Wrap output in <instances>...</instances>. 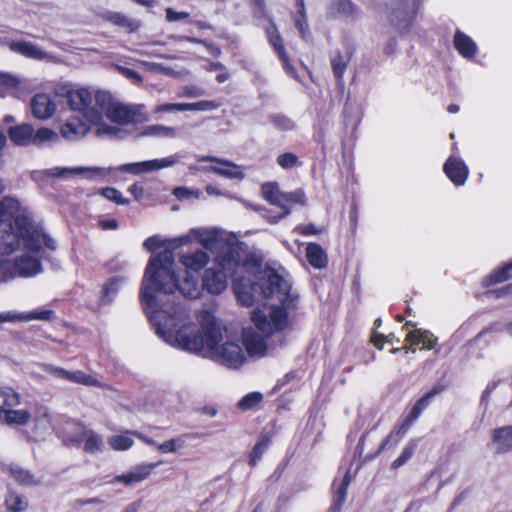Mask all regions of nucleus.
Instances as JSON below:
<instances>
[{"label": "nucleus", "mask_w": 512, "mask_h": 512, "mask_svg": "<svg viewBox=\"0 0 512 512\" xmlns=\"http://www.w3.org/2000/svg\"><path fill=\"white\" fill-rule=\"evenodd\" d=\"M32 115L38 120H48L56 112L57 105L48 93H37L30 101Z\"/></svg>", "instance_id": "16"}, {"label": "nucleus", "mask_w": 512, "mask_h": 512, "mask_svg": "<svg viewBox=\"0 0 512 512\" xmlns=\"http://www.w3.org/2000/svg\"><path fill=\"white\" fill-rule=\"evenodd\" d=\"M98 224L103 230H115L118 228V221L116 219L101 220Z\"/></svg>", "instance_id": "64"}, {"label": "nucleus", "mask_w": 512, "mask_h": 512, "mask_svg": "<svg viewBox=\"0 0 512 512\" xmlns=\"http://www.w3.org/2000/svg\"><path fill=\"white\" fill-rule=\"evenodd\" d=\"M261 192L267 202L282 210V213L275 218V221L289 215L294 204H306V195L303 190L298 189L293 192H282L276 182L263 184Z\"/></svg>", "instance_id": "9"}, {"label": "nucleus", "mask_w": 512, "mask_h": 512, "mask_svg": "<svg viewBox=\"0 0 512 512\" xmlns=\"http://www.w3.org/2000/svg\"><path fill=\"white\" fill-rule=\"evenodd\" d=\"M53 312L51 310H36L31 311L26 315H20L18 321H29V320H49Z\"/></svg>", "instance_id": "49"}, {"label": "nucleus", "mask_w": 512, "mask_h": 512, "mask_svg": "<svg viewBox=\"0 0 512 512\" xmlns=\"http://www.w3.org/2000/svg\"><path fill=\"white\" fill-rule=\"evenodd\" d=\"M277 163L283 169H290L297 165L298 157L294 153H284L277 157Z\"/></svg>", "instance_id": "51"}, {"label": "nucleus", "mask_w": 512, "mask_h": 512, "mask_svg": "<svg viewBox=\"0 0 512 512\" xmlns=\"http://www.w3.org/2000/svg\"><path fill=\"white\" fill-rule=\"evenodd\" d=\"M142 247L144 252L154 256L171 255L181 247H184L183 235L169 238L160 234H155L148 237L143 242Z\"/></svg>", "instance_id": "11"}, {"label": "nucleus", "mask_w": 512, "mask_h": 512, "mask_svg": "<svg viewBox=\"0 0 512 512\" xmlns=\"http://www.w3.org/2000/svg\"><path fill=\"white\" fill-rule=\"evenodd\" d=\"M263 399L259 392H251L245 395L238 403V407L242 410H249L258 405Z\"/></svg>", "instance_id": "44"}, {"label": "nucleus", "mask_w": 512, "mask_h": 512, "mask_svg": "<svg viewBox=\"0 0 512 512\" xmlns=\"http://www.w3.org/2000/svg\"><path fill=\"white\" fill-rule=\"evenodd\" d=\"M295 26L298 29L299 33L305 37L308 32V24L306 21V17L304 15V6L301 3V11L300 14L295 18Z\"/></svg>", "instance_id": "56"}, {"label": "nucleus", "mask_w": 512, "mask_h": 512, "mask_svg": "<svg viewBox=\"0 0 512 512\" xmlns=\"http://www.w3.org/2000/svg\"><path fill=\"white\" fill-rule=\"evenodd\" d=\"M337 6L340 14L349 15L355 12V7L350 0H339Z\"/></svg>", "instance_id": "60"}, {"label": "nucleus", "mask_w": 512, "mask_h": 512, "mask_svg": "<svg viewBox=\"0 0 512 512\" xmlns=\"http://www.w3.org/2000/svg\"><path fill=\"white\" fill-rule=\"evenodd\" d=\"M108 443L114 450L123 451L133 445V440L127 435H115L109 438Z\"/></svg>", "instance_id": "42"}, {"label": "nucleus", "mask_w": 512, "mask_h": 512, "mask_svg": "<svg viewBox=\"0 0 512 512\" xmlns=\"http://www.w3.org/2000/svg\"><path fill=\"white\" fill-rule=\"evenodd\" d=\"M220 106L215 101L203 100L195 103H186V111H212Z\"/></svg>", "instance_id": "46"}, {"label": "nucleus", "mask_w": 512, "mask_h": 512, "mask_svg": "<svg viewBox=\"0 0 512 512\" xmlns=\"http://www.w3.org/2000/svg\"><path fill=\"white\" fill-rule=\"evenodd\" d=\"M33 252H55L58 243L41 225H33L20 203L5 197L0 204V256L15 252L20 244Z\"/></svg>", "instance_id": "4"}, {"label": "nucleus", "mask_w": 512, "mask_h": 512, "mask_svg": "<svg viewBox=\"0 0 512 512\" xmlns=\"http://www.w3.org/2000/svg\"><path fill=\"white\" fill-rule=\"evenodd\" d=\"M8 135L16 146L26 147L32 145L34 128L31 124L22 123L11 126L8 129Z\"/></svg>", "instance_id": "23"}, {"label": "nucleus", "mask_w": 512, "mask_h": 512, "mask_svg": "<svg viewBox=\"0 0 512 512\" xmlns=\"http://www.w3.org/2000/svg\"><path fill=\"white\" fill-rule=\"evenodd\" d=\"M453 44L456 51L465 59H472L478 50L474 40L460 30L455 32Z\"/></svg>", "instance_id": "25"}, {"label": "nucleus", "mask_w": 512, "mask_h": 512, "mask_svg": "<svg viewBox=\"0 0 512 512\" xmlns=\"http://www.w3.org/2000/svg\"><path fill=\"white\" fill-rule=\"evenodd\" d=\"M183 446L180 439H170L162 444L157 445V449L163 453H173Z\"/></svg>", "instance_id": "54"}, {"label": "nucleus", "mask_w": 512, "mask_h": 512, "mask_svg": "<svg viewBox=\"0 0 512 512\" xmlns=\"http://www.w3.org/2000/svg\"><path fill=\"white\" fill-rule=\"evenodd\" d=\"M172 111H186V103H165L157 105L153 112L163 113V112H172Z\"/></svg>", "instance_id": "53"}, {"label": "nucleus", "mask_w": 512, "mask_h": 512, "mask_svg": "<svg viewBox=\"0 0 512 512\" xmlns=\"http://www.w3.org/2000/svg\"><path fill=\"white\" fill-rule=\"evenodd\" d=\"M371 341L375 347L382 349L384 342L394 344V342L399 343V339H396L393 334H389L387 336L383 334H379L374 332L371 337Z\"/></svg>", "instance_id": "52"}, {"label": "nucleus", "mask_w": 512, "mask_h": 512, "mask_svg": "<svg viewBox=\"0 0 512 512\" xmlns=\"http://www.w3.org/2000/svg\"><path fill=\"white\" fill-rule=\"evenodd\" d=\"M1 282L17 276L31 277L42 271L39 258H2L0 261Z\"/></svg>", "instance_id": "10"}, {"label": "nucleus", "mask_w": 512, "mask_h": 512, "mask_svg": "<svg viewBox=\"0 0 512 512\" xmlns=\"http://www.w3.org/2000/svg\"><path fill=\"white\" fill-rule=\"evenodd\" d=\"M110 170H112V168L106 170L101 167H53L41 171H35L33 172L32 177L35 181L45 180L48 178H60L67 180L73 176L83 173L105 176Z\"/></svg>", "instance_id": "12"}, {"label": "nucleus", "mask_w": 512, "mask_h": 512, "mask_svg": "<svg viewBox=\"0 0 512 512\" xmlns=\"http://www.w3.org/2000/svg\"><path fill=\"white\" fill-rule=\"evenodd\" d=\"M436 338L429 331L415 329L407 334V341L411 345H422L423 348L432 349L436 344Z\"/></svg>", "instance_id": "31"}, {"label": "nucleus", "mask_w": 512, "mask_h": 512, "mask_svg": "<svg viewBox=\"0 0 512 512\" xmlns=\"http://www.w3.org/2000/svg\"><path fill=\"white\" fill-rule=\"evenodd\" d=\"M200 191L189 189L187 187H177L173 190V195L176 196L179 200H188V199H199Z\"/></svg>", "instance_id": "48"}, {"label": "nucleus", "mask_w": 512, "mask_h": 512, "mask_svg": "<svg viewBox=\"0 0 512 512\" xmlns=\"http://www.w3.org/2000/svg\"><path fill=\"white\" fill-rule=\"evenodd\" d=\"M90 129L86 122L78 118H69L61 126L60 133L66 140L75 141L85 137Z\"/></svg>", "instance_id": "22"}, {"label": "nucleus", "mask_w": 512, "mask_h": 512, "mask_svg": "<svg viewBox=\"0 0 512 512\" xmlns=\"http://www.w3.org/2000/svg\"><path fill=\"white\" fill-rule=\"evenodd\" d=\"M129 192L133 195L135 200H140L144 193V188L139 183H134L129 187Z\"/></svg>", "instance_id": "63"}, {"label": "nucleus", "mask_w": 512, "mask_h": 512, "mask_svg": "<svg viewBox=\"0 0 512 512\" xmlns=\"http://www.w3.org/2000/svg\"><path fill=\"white\" fill-rule=\"evenodd\" d=\"M414 421L416 420L411 418V416L407 415L403 423L384 439L375 455L379 454L381 451L386 449L390 442H393V444H397L400 438L407 432V430L410 428Z\"/></svg>", "instance_id": "33"}, {"label": "nucleus", "mask_w": 512, "mask_h": 512, "mask_svg": "<svg viewBox=\"0 0 512 512\" xmlns=\"http://www.w3.org/2000/svg\"><path fill=\"white\" fill-rule=\"evenodd\" d=\"M233 279V289L239 303L251 306L255 301L269 300L274 294L285 304L291 305L289 294L290 275L282 266L266 265L262 258H214L205 269L202 286L211 294L222 293Z\"/></svg>", "instance_id": "2"}, {"label": "nucleus", "mask_w": 512, "mask_h": 512, "mask_svg": "<svg viewBox=\"0 0 512 512\" xmlns=\"http://www.w3.org/2000/svg\"><path fill=\"white\" fill-rule=\"evenodd\" d=\"M5 504L9 512H22L28 507L27 499L15 492L8 493Z\"/></svg>", "instance_id": "39"}, {"label": "nucleus", "mask_w": 512, "mask_h": 512, "mask_svg": "<svg viewBox=\"0 0 512 512\" xmlns=\"http://www.w3.org/2000/svg\"><path fill=\"white\" fill-rule=\"evenodd\" d=\"M58 138L59 136L54 130L47 127H41L37 131L34 130L32 145L41 147L46 144L56 142Z\"/></svg>", "instance_id": "37"}, {"label": "nucleus", "mask_w": 512, "mask_h": 512, "mask_svg": "<svg viewBox=\"0 0 512 512\" xmlns=\"http://www.w3.org/2000/svg\"><path fill=\"white\" fill-rule=\"evenodd\" d=\"M96 99L98 107H100L101 117L104 118L105 115L111 122L126 125L134 121L147 120L144 113V104L126 105L115 100L106 91H97Z\"/></svg>", "instance_id": "8"}, {"label": "nucleus", "mask_w": 512, "mask_h": 512, "mask_svg": "<svg viewBox=\"0 0 512 512\" xmlns=\"http://www.w3.org/2000/svg\"><path fill=\"white\" fill-rule=\"evenodd\" d=\"M269 442H270L269 438L264 436V437L260 438V440L254 446V448L250 454V464L252 466H255L257 464V462L259 461V459L261 458V456L267 449Z\"/></svg>", "instance_id": "43"}, {"label": "nucleus", "mask_w": 512, "mask_h": 512, "mask_svg": "<svg viewBox=\"0 0 512 512\" xmlns=\"http://www.w3.org/2000/svg\"><path fill=\"white\" fill-rule=\"evenodd\" d=\"M117 69L122 75L131 79L133 82L138 84L142 83L143 78L138 72L122 66H118Z\"/></svg>", "instance_id": "58"}, {"label": "nucleus", "mask_w": 512, "mask_h": 512, "mask_svg": "<svg viewBox=\"0 0 512 512\" xmlns=\"http://www.w3.org/2000/svg\"><path fill=\"white\" fill-rule=\"evenodd\" d=\"M184 246L200 244L205 250L218 256H253L248 246L238 240L236 234L216 227L191 228L183 234Z\"/></svg>", "instance_id": "6"}, {"label": "nucleus", "mask_w": 512, "mask_h": 512, "mask_svg": "<svg viewBox=\"0 0 512 512\" xmlns=\"http://www.w3.org/2000/svg\"><path fill=\"white\" fill-rule=\"evenodd\" d=\"M209 264V258H150L140 297L151 310L157 335L165 342H172L174 328L188 317L185 308L173 301V294L178 290L187 298H197L200 270Z\"/></svg>", "instance_id": "1"}, {"label": "nucleus", "mask_w": 512, "mask_h": 512, "mask_svg": "<svg viewBox=\"0 0 512 512\" xmlns=\"http://www.w3.org/2000/svg\"><path fill=\"white\" fill-rule=\"evenodd\" d=\"M45 371L57 378L65 379L68 381L70 379L71 371L65 370L61 367L48 365L46 366Z\"/></svg>", "instance_id": "57"}, {"label": "nucleus", "mask_w": 512, "mask_h": 512, "mask_svg": "<svg viewBox=\"0 0 512 512\" xmlns=\"http://www.w3.org/2000/svg\"><path fill=\"white\" fill-rule=\"evenodd\" d=\"M52 429L51 416L45 407L37 408L33 416V425L31 428L35 439H44L50 434Z\"/></svg>", "instance_id": "21"}, {"label": "nucleus", "mask_w": 512, "mask_h": 512, "mask_svg": "<svg viewBox=\"0 0 512 512\" xmlns=\"http://www.w3.org/2000/svg\"><path fill=\"white\" fill-rule=\"evenodd\" d=\"M443 171L455 186H463L469 176V169L458 156L451 155L443 166Z\"/></svg>", "instance_id": "17"}, {"label": "nucleus", "mask_w": 512, "mask_h": 512, "mask_svg": "<svg viewBox=\"0 0 512 512\" xmlns=\"http://www.w3.org/2000/svg\"><path fill=\"white\" fill-rule=\"evenodd\" d=\"M492 444L498 454L512 450V426H504L492 431Z\"/></svg>", "instance_id": "24"}, {"label": "nucleus", "mask_w": 512, "mask_h": 512, "mask_svg": "<svg viewBox=\"0 0 512 512\" xmlns=\"http://www.w3.org/2000/svg\"><path fill=\"white\" fill-rule=\"evenodd\" d=\"M444 390V387L441 385H435L430 391L425 393L412 407L409 412V416L411 418L417 420L422 412L429 406L431 400L438 394H440Z\"/></svg>", "instance_id": "29"}, {"label": "nucleus", "mask_w": 512, "mask_h": 512, "mask_svg": "<svg viewBox=\"0 0 512 512\" xmlns=\"http://www.w3.org/2000/svg\"><path fill=\"white\" fill-rule=\"evenodd\" d=\"M347 67V61L340 55L332 59V68L337 78H342Z\"/></svg>", "instance_id": "55"}, {"label": "nucleus", "mask_w": 512, "mask_h": 512, "mask_svg": "<svg viewBox=\"0 0 512 512\" xmlns=\"http://www.w3.org/2000/svg\"><path fill=\"white\" fill-rule=\"evenodd\" d=\"M189 17V14L187 12H177L173 10L172 8L166 9V19L169 22H175L179 20H183Z\"/></svg>", "instance_id": "59"}, {"label": "nucleus", "mask_w": 512, "mask_h": 512, "mask_svg": "<svg viewBox=\"0 0 512 512\" xmlns=\"http://www.w3.org/2000/svg\"><path fill=\"white\" fill-rule=\"evenodd\" d=\"M323 255H324V251L320 245L315 244V243H310L307 245L305 256L315 257V256H323Z\"/></svg>", "instance_id": "62"}, {"label": "nucleus", "mask_w": 512, "mask_h": 512, "mask_svg": "<svg viewBox=\"0 0 512 512\" xmlns=\"http://www.w3.org/2000/svg\"><path fill=\"white\" fill-rule=\"evenodd\" d=\"M272 123L274 124V126L281 130V131H290L292 129H294L295 127V124L294 122L284 116V115H275L272 117Z\"/></svg>", "instance_id": "50"}, {"label": "nucleus", "mask_w": 512, "mask_h": 512, "mask_svg": "<svg viewBox=\"0 0 512 512\" xmlns=\"http://www.w3.org/2000/svg\"><path fill=\"white\" fill-rule=\"evenodd\" d=\"M96 92L87 88L69 89L64 93L71 110L82 113L85 120L94 127L95 134L98 137H113L119 132V129L106 123L101 117L100 107H98Z\"/></svg>", "instance_id": "7"}, {"label": "nucleus", "mask_w": 512, "mask_h": 512, "mask_svg": "<svg viewBox=\"0 0 512 512\" xmlns=\"http://www.w3.org/2000/svg\"><path fill=\"white\" fill-rule=\"evenodd\" d=\"M197 161L199 163L209 162L210 170L224 178L236 180H243L245 178L241 167L228 160L212 156H198Z\"/></svg>", "instance_id": "14"}, {"label": "nucleus", "mask_w": 512, "mask_h": 512, "mask_svg": "<svg viewBox=\"0 0 512 512\" xmlns=\"http://www.w3.org/2000/svg\"><path fill=\"white\" fill-rule=\"evenodd\" d=\"M267 36L269 39V43L273 46L274 50L277 52L279 58L281 59L283 68L286 70V72L289 75H291L292 77H296L295 69L290 64L288 56L285 52V49H284V46L282 43V38H281L277 28L272 23L267 28Z\"/></svg>", "instance_id": "20"}, {"label": "nucleus", "mask_w": 512, "mask_h": 512, "mask_svg": "<svg viewBox=\"0 0 512 512\" xmlns=\"http://www.w3.org/2000/svg\"><path fill=\"white\" fill-rule=\"evenodd\" d=\"M104 19L114 25L125 28L129 32L136 31L140 26L138 21L133 20L120 12H108L104 15Z\"/></svg>", "instance_id": "32"}, {"label": "nucleus", "mask_w": 512, "mask_h": 512, "mask_svg": "<svg viewBox=\"0 0 512 512\" xmlns=\"http://www.w3.org/2000/svg\"><path fill=\"white\" fill-rule=\"evenodd\" d=\"M512 277V262L502 269L494 271L484 280L485 285H492L508 280Z\"/></svg>", "instance_id": "40"}, {"label": "nucleus", "mask_w": 512, "mask_h": 512, "mask_svg": "<svg viewBox=\"0 0 512 512\" xmlns=\"http://www.w3.org/2000/svg\"><path fill=\"white\" fill-rule=\"evenodd\" d=\"M9 48L15 53L34 60L46 62L54 60L51 53L42 50L38 45L29 41H12L9 43Z\"/></svg>", "instance_id": "18"}, {"label": "nucleus", "mask_w": 512, "mask_h": 512, "mask_svg": "<svg viewBox=\"0 0 512 512\" xmlns=\"http://www.w3.org/2000/svg\"><path fill=\"white\" fill-rule=\"evenodd\" d=\"M20 404L19 395L10 387H0V414Z\"/></svg>", "instance_id": "34"}, {"label": "nucleus", "mask_w": 512, "mask_h": 512, "mask_svg": "<svg viewBox=\"0 0 512 512\" xmlns=\"http://www.w3.org/2000/svg\"><path fill=\"white\" fill-rule=\"evenodd\" d=\"M179 159L180 155L174 154L161 159H152L141 162L123 164L118 166L116 170L130 173L133 175H141L144 173H150L164 168L172 167L179 161Z\"/></svg>", "instance_id": "13"}, {"label": "nucleus", "mask_w": 512, "mask_h": 512, "mask_svg": "<svg viewBox=\"0 0 512 512\" xmlns=\"http://www.w3.org/2000/svg\"><path fill=\"white\" fill-rule=\"evenodd\" d=\"M415 447L416 445L414 443H409L406 445L401 455L392 462L391 468L397 469L404 465L414 454Z\"/></svg>", "instance_id": "47"}, {"label": "nucleus", "mask_w": 512, "mask_h": 512, "mask_svg": "<svg viewBox=\"0 0 512 512\" xmlns=\"http://www.w3.org/2000/svg\"><path fill=\"white\" fill-rule=\"evenodd\" d=\"M69 441L75 444L84 442V450L91 454L101 452L104 447L103 438L99 434L80 424H75V435Z\"/></svg>", "instance_id": "15"}, {"label": "nucleus", "mask_w": 512, "mask_h": 512, "mask_svg": "<svg viewBox=\"0 0 512 512\" xmlns=\"http://www.w3.org/2000/svg\"><path fill=\"white\" fill-rule=\"evenodd\" d=\"M161 464L162 461H158L155 463H144L134 466L129 472L115 476L114 481L123 483L126 486L142 482L147 479L152 471Z\"/></svg>", "instance_id": "19"}, {"label": "nucleus", "mask_w": 512, "mask_h": 512, "mask_svg": "<svg viewBox=\"0 0 512 512\" xmlns=\"http://www.w3.org/2000/svg\"><path fill=\"white\" fill-rule=\"evenodd\" d=\"M204 95V90L196 86H186L183 89L181 96L196 98Z\"/></svg>", "instance_id": "61"}, {"label": "nucleus", "mask_w": 512, "mask_h": 512, "mask_svg": "<svg viewBox=\"0 0 512 512\" xmlns=\"http://www.w3.org/2000/svg\"><path fill=\"white\" fill-rule=\"evenodd\" d=\"M21 95V80L12 74L0 72V97Z\"/></svg>", "instance_id": "26"}, {"label": "nucleus", "mask_w": 512, "mask_h": 512, "mask_svg": "<svg viewBox=\"0 0 512 512\" xmlns=\"http://www.w3.org/2000/svg\"><path fill=\"white\" fill-rule=\"evenodd\" d=\"M169 344L204 357H212L229 368H238L246 360L245 353L238 342L230 340L227 330L207 314L202 327L196 324L183 325L173 334Z\"/></svg>", "instance_id": "3"}, {"label": "nucleus", "mask_w": 512, "mask_h": 512, "mask_svg": "<svg viewBox=\"0 0 512 512\" xmlns=\"http://www.w3.org/2000/svg\"><path fill=\"white\" fill-rule=\"evenodd\" d=\"M142 134L144 136L174 138V137H176V129L174 127H170V126L154 124V125L147 126L143 130Z\"/></svg>", "instance_id": "38"}, {"label": "nucleus", "mask_w": 512, "mask_h": 512, "mask_svg": "<svg viewBox=\"0 0 512 512\" xmlns=\"http://www.w3.org/2000/svg\"><path fill=\"white\" fill-rule=\"evenodd\" d=\"M31 413L25 409L11 408L0 414V423L7 425H25L31 419Z\"/></svg>", "instance_id": "28"}, {"label": "nucleus", "mask_w": 512, "mask_h": 512, "mask_svg": "<svg viewBox=\"0 0 512 512\" xmlns=\"http://www.w3.org/2000/svg\"><path fill=\"white\" fill-rule=\"evenodd\" d=\"M140 65L150 72L161 73L166 76H171V77H175V78H182V77L190 75V72L187 69L175 70V69H173L171 67H167L161 63L140 61Z\"/></svg>", "instance_id": "30"}, {"label": "nucleus", "mask_w": 512, "mask_h": 512, "mask_svg": "<svg viewBox=\"0 0 512 512\" xmlns=\"http://www.w3.org/2000/svg\"><path fill=\"white\" fill-rule=\"evenodd\" d=\"M351 482L349 471L345 473L339 486L337 487L334 495V501L330 508V512H340L342 505L344 504L347 497V488Z\"/></svg>", "instance_id": "35"}, {"label": "nucleus", "mask_w": 512, "mask_h": 512, "mask_svg": "<svg viewBox=\"0 0 512 512\" xmlns=\"http://www.w3.org/2000/svg\"><path fill=\"white\" fill-rule=\"evenodd\" d=\"M124 283L123 277H113L111 278L103 287L102 295L100 299L101 305H106L112 302V300L117 295L120 287Z\"/></svg>", "instance_id": "36"}, {"label": "nucleus", "mask_w": 512, "mask_h": 512, "mask_svg": "<svg viewBox=\"0 0 512 512\" xmlns=\"http://www.w3.org/2000/svg\"><path fill=\"white\" fill-rule=\"evenodd\" d=\"M289 294L293 299L291 305H285L274 294L269 299L275 298L281 306L270 305L265 306L263 309H255L252 312L251 319L255 324L256 329L246 328L243 329L242 339L247 353L251 357H263L267 353L266 338L276 331L284 330L288 326V312L287 310L296 306L298 296L292 292L290 286Z\"/></svg>", "instance_id": "5"}, {"label": "nucleus", "mask_w": 512, "mask_h": 512, "mask_svg": "<svg viewBox=\"0 0 512 512\" xmlns=\"http://www.w3.org/2000/svg\"><path fill=\"white\" fill-rule=\"evenodd\" d=\"M69 381L85 386H101L100 382L94 376L86 374L80 370L71 371Z\"/></svg>", "instance_id": "41"}, {"label": "nucleus", "mask_w": 512, "mask_h": 512, "mask_svg": "<svg viewBox=\"0 0 512 512\" xmlns=\"http://www.w3.org/2000/svg\"><path fill=\"white\" fill-rule=\"evenodd\" d=\"M101 194L108 200L118 205H128L129 200L116 188L106 187L101 190Z\"/></svg>", "instance_id": "45"}, {"label": "nucleus", "mask_w": 512, "mask_h": 512, "mask_svg": "<svg viewBox=\"0 0 512 512\" xmlns=\"http://www.w3.org/2000/svg\"><path fill=\"white\" fill-rule=\"evenodd\" d=\"M11 477L22 486H37L41 484V479L31 473L29 470L18 466L12 465L9 468Z\"/></svg>", "instance_id": "27"}]
</instances>
